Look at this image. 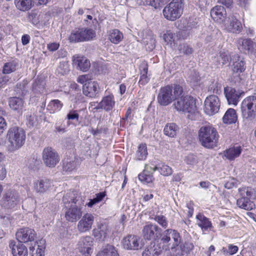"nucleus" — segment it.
I'll return each instance as SVG.
<instances>
[{
	"mask_svg": "<svg viewBox=\"0 0 256 256\" xmlns=\"http://www.w3.org/2000/svg\"><path fill=\"white\" fill-rule=\"evenodd\" d=\"M106 196L104 192H99L96 194V197L92 199H90V202L87 203L86 205L88 207L91 208L94 204L100 202Z\"/></svg>",
	"mask_w": 256,
	"mask_h": 256,
	"instance_id": "5fc2aeb1",
	"label": "nucleus"
},
{
	"mask_svg": "<svg viewBox=\"0 0 256 256\" xmlns=\"http://www.w3.org/2000/svg\"><path fill=\"white\" fill-rule=\"evenodd\" d=\"M66 118L69 120H76L78 121V120L79 114L76 111H70L68 114Z\"/></svg>",
	"mask_w": 256,
	"mask_h": 256,
	"instance_id": "0e129e2a",
	"label": "nucleus"
},
{
	"mask_svg": "<svg viewBox=\"0 0 256 256\" xmlns=\"http://www.w3.org/2000/svg\"><path fill=\"white\" fill-rule=\"evenodd\" d=\"M45 240H40L36 242L35 246H36V250L34 252V247H30V251L32 252V256H44L45 255Z\"/></svg>",
	"mask_w": 256,
	"mask_h": 256,
	"instance_id": "7c9ffc66",
	"label": "nucleus"
},
{
	"mask_svg": "<svg viewBox=\"0 0 256 256\" xmlns=\"http://www.w3.org/2000/svg\"><path fill=\"white\" fill-rule=\"evenodd\" d=\"M232 70L233 74L234 80V82H239L241 80L240 78V74L244 72L246 68V62L244 58L240 56L238 54H235L232 58Z\"/></svg>",
	"mask_w": 256,
	"mask_h": 256,
	"instance_id": "9d476101",
	"label": "nucleus"
},
{
	"mask_svg": "<svg viewBox=\"0 0 256 256\" xmlns=\"http://www.w3.org/2000/svg\"><path fill=\"white\" fill-rule=\"evenodd\" d=\"M197 224L203 231L208 230V228L212 227V224L208 218L204 214H198L196 216Z\"/></svg>",
	"mask_w": 256,
	"mask_h": 256,
	"instance_id": "c756f323",
	"label": "nucleus"
},
{
	"mask_svg": "<svg viewBox=\"0 0 256 256\" xmlns=\"http://www.w3.org/2000/svg\"><path fill=\"white\" fill-rule=\"evenodd\" d=\"M238 49L246 54H256V44L250 38H239L237 40Z\"/></svg>",
	"mask_w": 256,
	"mask_h": 256,
	"instance_id": "4468645a",
	"label": "nucleus"
},
{
	"mask_svg": "<svg viewBox=\"0 0 256 256\" xmlns=\"http://www.w3.org/2000/svg\"><path fill=\"white\" fill-rule=\"evenodd\" d=\"M63 104L58 100H54L50 101L47 106V110L50 113H54L60 110Z\"/></svg>",
	"mask_w": 256,
	"mask_h": 256,
	"instance_id": "49530a36",
	"label": "nucleus"
},
{
	"mask_svg": "<svg viewBox=\"0 0 256 256\" xmlns=\"http://www.w3.org/2000/svg\"><path fill=\"white\" fill-rule=\"evenodd\" d=\"M40 164V161L36 156L33 155L28 158L26 160V166L31 170L38 168Z\"/></svg>",
	"mask_w": 256,
	"mask_h": 256,
	"instance_id": "a19ab883",
	"label": "nucleus"
},
{
	"mask_svg": "<svg viewBox=\"0 0 256 256\" xmlns=\"http://www.w3.org/2000/svg\"><path fill=\"white\" fill-rule=\"evenodd\" d=\"M222 120L224 123L228 124L235 123L237 120L236 110L234 108L228 109L225 113Z\"/></svg>",
	"mask_w": 256,
	"mask_h": 256,
	"instance_id": "c9c22d12",
	"label": "nucleus"
},
{
	"mask_svg": "<svg viewBox=\"0 0 256 256\" xmlns=\"http://www.w3.org/2000/svg\"><path fill=\"white\" fill-rule=\"evenodd\" d=\"M159 230L160 228L156 224L148 223L142 230V236L147 240H155L158 236Z\"/></svg>",
	"mask_w": 256,
	"mask_h": 256,
	"instance_id": "f3484780",
	"label": "nucleus"
},
{
	"mask_svg": "<svg viewBox=\"0 0 256 256\" xmlns=\"http://www.w3.org/2000/svg\"><path fill=\"white\" fill-rule=\"evenodd\" d=\"M148 154L146 145L145 144H141L138 147L135 158L138 160H144L146 158Z\"/></svg>",
	"mask_w": 256,
	"mask_h": 256,
	"instance_id": "79ce46f5",
	"label": "nucleus"
},
{
	"mask_svg": "<svg viewBox=\"0 0 256 256\" xmlns=\"http://www.w3.org/2000/svg\"><path fill=\"white\" fill-rule=\"evenodd\" d=\"M89 80V76L87 74H85L79 76L77 78V82L83 84L87 83Z\"/></svg>",
	"mask_w": 256,
	"mask_h": 256,
	"instance_id": "69168bd1",
	"label": "nucleus"
},
{
	"mask_svg": "<svg viewBox=\"0 0 256 256\" xmlns=\"http://www.w3.org/2000/svg\"><path fill=\"white\" fill-rule=\"evenodd\" d=\"M226 14L225 8L221 6H216L210 11L212 18L220 24L225 22Z\"/></svg>",
	"mask_w": 256,
	"mask_h": 256,
	"instance_id": "aec40b11",
	"label": "nucleus"
},
{
	"mask_svg": "<svg viewBox=\"0 0 256 256\" xmlns=\"http://www.w3.org/2000/svg\"><path fill=\"white\" fill-rule=\"evenodd\" d=\"M148 70V64L145 61H143L140 66V79L139 83L141 84L144 85L147 84L149 80V78L147 76Z\"/></svg>",
	"mask_w": 256,
	"mask_h": 256,
	"instance_id": "72a5a7b5",
	"label": "nucleus"
},
{
	"mask_svg": "<svg viewBox=\"0 0 256 256\" xmlns=\"http://www.w3.org/2000/svg\"><path fill=\"white\" fill-rule=\"evenodd\" d=\"M240 110L244 119L248 121L254 120L256 116V96H250L244 98Z\"/></svg>",
	"mask_w": 256,
	"mask_h": 256,
	"instance_id": "6e6552de",
	"label": "nucleus"
},
{
	"mask_svg": "<svg viewBox=\"0 0 256 256\" xmlns=\"http://www.w3.org/2000/svg\"><path fill=\"white\" fill-rule=\"evenodd\" d=\"M10 77L5 74H0V88H4L10 80Z\"/></svg>",
	"mask_w": 256,
	"mask_h": 256,
	"instance_id": "bf43d9fd",
	"label": "nucleus"
},
{
	"mask_svg": "<svg viewBox=\"0 0 256 256\" xmlns=\"http://www.w3.org/2000/svg\"><path fill=\"white\" fill-rule=\"evenodd\" d=\"M63 202L66 209L65 212V218L69 222H76L82 216L80 208L76 205L77 200L73 192L67 193L64 196Z\"/></svg>",
	"mask_w": 256,
	"mask_h": 256,
	"instance_id": "f03ea898",
	"label": "nucleus"
},
{
	"mask_svg": "<svg viewBox=\"0 0 256 256\" xmlns=\"http://www.w3.org/2000/svg\"><path fill=\"white\" fill-rule=\"evenodd\" d=\"M238 192L242 197H246L249 200L256 198V192L250 187L240 188Z\"/></svg>",
	"mask_w": 256,
	"mask_h": 256,
	"instance_id": "ea45409f",
	"label": "nucleus"
},
{
	"mask_svg": "<svg viewBox=\"0 0 256 256\" xmlns=\"http://www.w3.org/2000/svg\"><path fill=\"white\" fill-rule=\"evenodd\" d=\"M140 238L137 236H130L129 240V250H138L142 248V244L140 242Z\"/></svg>",
	"mask_w": 256,
	"mask_h": 256,
	"instance_id": "09e8293b",
	"label": "nucleus"
},
{
	"mask_svg": "<svg viewBox=\"0 0 256 256\" xmlns=\"http://www.w3.org/2000/svg\"><path fill=\"white\" fill-rule=\"evenodd\" d=\"M16 236L18 242L26 243L34 241L36 236V233L32 228H20L17 231Z\"/></svg>",
	"mask_w": 256,
	"mask_h": 256,
	"instance_id": "ddd939ff",
	"label": "nucleus"
},
{
	"mask_svg": "<svg viewBox=\"0 0 256 256\" xmlns=\"http://www.w3.org/2000/svg\"><path fill=\"white\" fill-rule=\"evenodd\" d=\"M219 138L216 130L212 126H203L198 131V138L204 148H212L216 146Z\"/></svg>",
	"mask_w": 256,
	"mask_h": 256,
	"instance_id": "39448f33",
	"label": "nucleus"
},
{
	"mask_svg": "<svg viewBox=\"0 0 256 256\" xmlns=\"http://www.w3.org/2000/svg\"><path fill=\"white\" fill-rule=\"evenodd\" d=\"M99 91V86L96 82H88L83 86V94L87 97L90 98H95L97 96Z\"/></svg>",
	"mask_w": 256,
	"mask_h": 256,
	"instance_id": "a211bd4d",
	"label": "nucleus"
},
{
	"mask_svg": "<svg viewBox=\"0 0 256 256\" xmlns=\"http://www.w3.org/2000/svg\"><path fill=\"white\" fill-rule=\"evenodd\" d=\"M161 242L168 248L174 249L180 246L181 253L186 252V242L181 238L180 234L176 230L168 229L165 230L162 234Z\"/></svg>",
	"mask_w": 256,
	"mask_h": 256,
	"instance_id": "20e7f679",
	"label": "nucleus"
},
{
	"mask_svg": "<svg viewBox=\"0 0 256 256\" xmlns=\"http://www.w3.org/2000/svg\"><path fill=\"white\" fill-rule=\"evenodd\" d=\"M18 64L16 60H12L6 62L3 66L2 74H9L12 73L16 70L18 68Z\"/></svg>",
	"mask_w": 256,
	"mask_h": 256,
	"instance_id": "a18cd8bd",
	"label": "nucleus"
},
{
	"mask_svg": "<svg viewBox=\"0 0 256 256\" xmlns=\"http://www.w3.org/2000/svg\"><path fill=\"white\" fill-rule=\"evenodd\" d=\"M96 256H119V254L114 246L107 244L98 254Z\"/></svg>",
	"mask_w": 256,
	"mask_h": 256,
	"instance_id": "4c0bfd02",
	"label": "nucleus"
},
{
	"mask_svg": "<svg viewBox=\"0 0 256 256\" xmlns=\"http://www.w3.org/2000/svg\"><path fill=\"white\" fill-rule=\"evenodd\" d=\"M220 106V102L218 96L210 95L204 101V110L207 114L212 116L218 112Z\"/></svg>",
	"mask_w": 256,
	"mask_h": 256,
	"instance_id": "9b49d317",
	"label": "nucleus"
},
{
	"mask_svg": "<svg viewBox=\"0 0 256 256\" xmlns=\"http://www.w3.org/2000/svg\"><path fill=\"white\" fill-rule=\"evenodd\" d=\"M115 104L114 98L112 95H108L103 98L100 102L94 109L98 110L100 108H104L108 112L112 110Z\"/></svg>",
	"mask_w": 256,
	"mask_h": 256,
	"instance_id": "5701e85b",
	"label": "nucleus"
},
{
	"mask_svg": "<svg viewBox=\"0 0 256 256\" xmlns=\"http://www.w3.org/2000/svg\"><path fill=\"white\" fill-rule=\"evenodd\" d=\"M20 201L19 193L16 190H10L3 194L1 204L6 209L13 210L17 206Z\"/></svg>",
	"mask_w": 256,
	"mask_h": 256,
	"instance_id": "1a4fd4ad",
	"label": "nucleus"
},
{
	"mask_svg": "<svg viewBox=\"0 0 256 256\" xmlns=\"http://www.w3.org/2000/svg\"><path fill=\"white\" fill-rule=\"evenodd\" d=\"M72 64L77 70L86 72L90 68V61L84 56L80 55H74L72 56Z\"/></svg>",
	"mask_w": 256,
	"mask_h": 256,
	"instance_id": "412c9836",
	"label": "nucleus"
},
{
	"mask_svg": "<svg viewBox=\"0 0 256 256\" xmlns=\"http://www.w3.org/2000/svg\"><path fill=\"white\" fill-rule=\"evenodd\" d=\"M238 248L237 246H234L232 244H228V251H226V254H228L230 255H233L238 252Z\"/></svg>",
	"mask_w": 256,
	"mask_h": 256,
	"instance_id": "e2e57ef3",
	"label": "nucleus"
},
{
	"mask_svg": "<svg viewBox=\"0 0 256 256\" xmlns=\"http://www.w3.org/2000/svg\"><path fill=\"white\" fill-rule=\"evenodd\" d=\"M180 50L181 53L186 55L190 54L192 52V48L186 44H184L180 46Z\"/></svg>",
	"mask_w": 256,
	"mask_h": 256,
	"instance_id": "052dcab7",
	"label": "nucleus"
},
{
	"mask_svg": "<svg viewBox=\"0 0 256 256\" xmlns=\"http://www.w3.org/2000/svg\"><path fill=\"white\" fill-rule=\"evenodd\" d=\"M242 152L240 146L230 148L224 152V156L230 160H233L238 157Z\"/></svg>",
	"mask_w": 256,
	"mask_h": 256,
	"instance_id": "e433bc0d",
	"label": "nucleus"
},
{
	"mask_svg": "<svg viewBox=\"0 0 256 256\" xmlns=\"http://www.w3.org/2000/svg\"><path fill=\"white\" fill-rule=\"evenodd\" d=\"M224 26L230 32L239 34L242 29V24L234 15L230 16L224 22Z\"/></svg>",
	"mask_w": 256,
	"mask_h": 256,
	"instance_id": "2eb2a0df",
	"label": "nucleus"
},
{
	"mask_svg": "<svg viewBox=\"0 0 256 256\" xmlns=\"http://www.w3.org/2000/svg\"><path fill=\"white\" fill-rule=\"evenodd\" d=\"M57 71L58 74L62 75H64L68 74L70 71L68 62L66 61L60 62V65L57 68Z\"/></svg>",
	"mask_w": 256,
	"mask_h": 256,
	"instance_id": "6e6d98bb",
	"label": "nucleus"
},
{
	"mask_svg": "<svg viewBox=\"0 0 256 256\" xmlns=\"http://www.w3.org/2000/svg\"><path fill=\"white\" fill-rule=\"evenodd\" d=\"M16 8L22 11L29 10L32 7L31 0H14Z\"/></svg>",
	"mask_w": 256,
	"mask_h": 256,
	"instance_id": "37998d69",
	"label": "nucleus"
},
{
	"mask_svg": "<svg viewBox=\"0 0 256 256\" xmlns=\"http://www.w3.org/2000/svg\"><path fill=\"white\" fill-rule=\"evenodd\" d=\"M153 168L154 171L156 170H159L160 174L164 176H170L172 173V168L164 163L159 164L158 166Z\"/></svg>",
	"mask_w": 256,
	"mask_h": 256,
	"instance_id": "c03bdc74",
	"label": "nucleus"
},
{
	"mask_svg": "<svg viewBox=\"0 0 256 256\" xmlns=\"http://www.w3.org/2000/svg\"><path fill=\"white\" fill-rule=\"evenodd\" d=\"M230 60V55L228 52H220L219 55L212 58V61L216 64L224 65L228 63Z\"/></svg>",
	"mask_w": 256,
	"mask_h": 256,
	"instance_id": "2f4dec72",
	"label": "nucleus"
},
{
	"mask_svg": "<svg viewBox=\"0 0 256 256\" xmlns=\"http://www.w3.org/2000/svg\"><path fill=\"white\" fill-rule=\"evenodd\" d=\"M28 19L32 24L36 25L39 22V20L37 14L36 13H30L29 14Z\"/></svg>",
	"mask_w": 256,
	"mask_h": 256,
	"instance_id": "680f3d73",
	"label": "nucleus"
},
{
	"mask_svg": "<svg viewBox=\"0 0 256 256\" xmlns=\"http://www.w3.org/2000/svg\"><path fill=\"white\" fill-rule=\"evenodd\" d=\"M82 32L84 40V41H88L92 40L96 36L95 32L91 28H82Z\"/></svg>",
	"mask_w": 256,
	"mask_h": 256,
	"instance_id": "603ef678",
	"label": "nucleus"
},
{
	"mask_svg": "<svg viewBox=\"0 0 256 256\" xmlns=\"http://www.w3.org/2000/svg\"><path fill=\"white\" fill-rule=\"evenodd\" d=\"M69 40L70 42H84V37L81 28L73 32L69 36Z\"/></svg>",
	"mask_w": 256,
	"mask_h": 256,
	"instance_id": "8fccbe9b",
	"label": "nucleus"
},
{
	"mask_svg": "<svg viewBox=\"0 0 256 256\" xmlns=\"http://www.w3.org/2000/svg\"><path fill=\"white\" fill-rule=\"evenodd\" d=\"M25 131L20 128L14 126L10 128L7 132L8 148L11 152L20 148L26 141Z\"/></svg>",
	"mask_w": 256,
	"mask_h": 256,
	"instance_id": "7ed1b4c3",
	"label": "nucleus"
},
{
	"mask_svg": "<svg viewBox=\"0 0 256 256\" xmlns=\"http://www.w3.org/2000/svg\"><path fill=\"white\" fill-rule=\"evenodd\" d=\"M8 104L12 110L17 112L18 113L21 114L24 105V101L22 98L19 97H12L8 100Z\"/></svg>",
	"mask_w": 256,
	"mask_h": 256,
	"instance_id": "cd10ccee",
	"label": "nucleus"
},
{
	"mask_svg": "<svg viewBox=\"0 0 256 256\" xmlns=\"http://www.w3.org/2000/svg\"><path fill=\"white\" fill-rule=\"evenodd\" d=\"M179 132V128L174 123L168 124L164 126V134L170 138L175 137Z\"/></svg>",
	"mask_w": 256,
	"mask_h": 256,
	"instance_id": "473e14b6",
	"label": "nucleus"
},
{
	"mask_svg": "<svg viewBox=\"0 0 256 256\" xmlns=\"http://www.w3.org/2000/svg\"><path fill=\"white\" fill-rule=\"evenodd\" d=\"M154 220L162 228H166L168 226V222L164 216L162 215L156 216Z\"/></svg>",
	"mask_w": 256,
	"mask_h": 256,
	"instance_id": "13d9d810",
	"label": "nucleus"
},
{
	"mask_svg": "<svg viewBox=\"0 0 256 256\" xmlns=\"http://www.w3.org/2000/svg\"><path fill=\"white\" fill-rule=\"evenodd\" d=\"M26 84L24 82L17 84L16 90V93L22 96H25L27 92Z\"/></svg>",
	"mask_w": 256,
	"mask_h": 256,
	"instance_id": "4d7b16f0",
	"label": "nucleus"
},
{
	"mask_svg": "<svg viewBox=\"0 0 256 256\" xmlns=\"http://www.w3.org/2000/svg\"><path fill=\"white\" fill-rule=\"evenodd\" d=\"M154 172L153 167L146 165L143 172L138 175V178L143 182L147 184L152 182L154 180L152 174Z\"/></svg>",
	"mask_w": 256,
	"mask_h": 256,
	"instance_id": "a878e982",
	"label": "nucleus"
},
{
	"mask_svg": "<svg viewBox=\"0 0 256 256\" xmlns=\"http://www.w3.org/2000/svg\"><path fill=\"white\" fill-rule=\"evenodd\" d=\"M238 206L247 210H252L255 207L254 203L246 197H242L237 200Z\"/></svg>",
	"mask_w": 256,
	"mask_h": 256,
	"instance_id": "f704fd0d",
	"label": "nucleus"
},
{
	"mask_svg": "<svg viewBox=\"0 0 256 256\" xmlns=\"http://www.w3.org/2000/svg\"><path fill=\"white\" fill-rule=\"evenodd\" d=\"M60 157L56 151L51 147H46L42 151V160L50 168L54 167L60 161Z\"/></svg>",
	"mask_w": 256,
	"mask_h": 256,
	"instance_id": "f8f14e48",
	"label": "nucleus"
},
{
	"mask_svg": "<svg viewBox=\"0 0 256 256\" xmlns=\"http://www.w3.org/2000/svg\"><path fill=\"white\" fill-rule=\"evenodd\" d=\"M9 247L12 250L13 256H28L27 248L22 243L18 242V244L14 241H11Z\"/></svg>",
	"mask_w": 256,
	"mask_h": 256,
	"instance_id": "4be33fe9",
	"label": "nucleus"
},
{
	"mask_svg": "<svg viewBox=\"0 0 256 256\" xmlns=\"http://www.w3.org/2000/svg\"><path fill=\"white\" fill-rule=\"evenodd\" d=\"M27 120L30 126H34L36 124V118L34 115L30 114Z\"/></svg>",
	"mask_w": 256,
	"mask_h": 256,
	"instance_id": "338daca9",
	"label": "nucleus"
},
{
	"mask_svg": "<svg viewBox=\"0 0 256 256\" xmlns=\"http://www.w3.org/2000/svg\"><path fill=\"white\" fill-rule=\"evenodd\" d=\"M224 94L229 104H238L241 94L238 90L232 87L226 86L224 88Z\"/></svg>",
	"mask_w": 256,
	"mask_h": 256,
	"instance_id": "6ab92c4d",
	"label": "nucleus"
},
{
	"mask_svg": "<svg viewBox=\"0 0 256 256\" xmlns=\"http://www.w3.org/2000/svg\"><path fill=\"white\" fill-rule=\"evenodd\" d=\"M174 34L172 32H168L164 35V40L168 42H172Z\"/></svg>",
	"mask_w": 256,
	"mask_h": 256,
	"instance_id": "774afa93",
	"label": "nucleus"
},
{
	"mask_svg": "<svg viewBox=\"0 0 256 256\" xmlns=\"http://www.w3.org/2000/svg\"><path fill=\"white\" fill-rule=\"evenodd\" d=\"M123 38V34L119 30L114 29L109 32L108 40L114 44H118Z\"/></svg>",
	"mask_w": 256,
	"mask_h": 256,
	"instance_id": "58836bf2",
	"label": "nucleus"
},
{
	"mask_svg": "<svg viewBox=\"0 0 256 256\" xmlns=\"http://www.w3.org/2000/svg\"><path fill=\"white\" fill-rule=\"evenodd\" d=\"M93 238L90 236H86L81 238L78 244V248L80 252H90L92 250Z\"/></svg>",
	"mask_w": 256,
	"mask_h": 256,
	"instance_id": "b1692460",
	"label": "nucleus"
},
{
	"mask_svg": "<svg viewBox=\"0 0 256 256\" xmlns=\"http://www.w3.org/2000/svg\"><path fill=\"white\" fill-rule=\"evenodd\" d=\"M76 167V162L66 158L63 160V170L67 172H72Z\"/></svg>",
	"mask_w": 256,
	"mask_h": 256,
	"instance_id": "3c124183",
	"label": "nucleus"
},
{
	"mask_svg": "<svg viewBox=\"0 0 256 256\" xmlns=\"http://www.w3.org/2000/svg\"><path fill=\"white\" fill-rule=\"evenodd\" d=\"M108 231V226L106 223L98 224V228L92 230L93 236L99 240H104L106 237Z\"/></svg>",
	"mask_w": 256,
	"mask_h": 256,
	"instance_id": "393cba45",
	"label": "nucleus"
},
{
	"mask_svg": "<svg viewBox=\"0 0 256 256\" xmlns=\"http://www.w3.org/2000/svg\"><path fill=\"white\" fill-rule=\"evenodd\" d=\"M52 186V182L48 179H42L34 183L35 190L40 194L44 193L49 190Z\"/></svg>",
	"mask_w": 256,
	"mask_h": 256,
	"instance_id": "bb28decb",
	"label": "nucleus"
},
{
	"mask_svg": "<svg viewBox=\"0 0 256 256\" xmlns=\"http://www.w3.org/2000/svg\"><path fill=\"white\" fill-rule=\"evenodd\" d=\"M46 83L41 78L35 80L32 86V90L36 93L43 92L45 88Z\"/></svg>",
	"mask_w": 256,
	"mask_h": 256,
	"instance_id": "de8ad7c7",
	"label": "nucleus"
},
{
	"mask_svg": "<svg viewBox=\"0 0 256 256\" xmlns=\"http://www.w3.org/2000/svg\"><path fill=\"white\" fill-rule=\"evenodd\" d=\"M161 252L160 248L154 242H151L142 252V256H158Z\"/></svg>",
	"mask_w": 256,
	"mask_h": 256,
	"instance_id": "c85d7f7f",
	"label": "nucleus"
},
{
	"mask_svg": "<svg viewBox=\"0 0 256 256\" xmlns=\"http://www.w3.org/2000/svg\"><path fill=\"white\" fill-rule=\"evenodd\" d=\"M174 101V106L178 112L193 114L196 110L194 100L191 96L184 95L183 90L181 95L176 98Z\"/></svg>",
	"mask_w": 256,
	"mask_h": 256,
	"instance_id": "423d86ee",
	"label": "nucleus"
},
{
	"mask_svg": "<svg viewBox=\"0 0 256 256\" xmlns=\"http://www.w3.org/2000/svg\"><path fill=\"white\" fill-rule=\"evenodd\" d=\"M94 222V216L89 213L84 215L78 224V230L80 232L89 231L92 227Z\"/></svg>",
	"mask_w": 256,
	"mask_h": 256,
	"instance_id": "dca6fc26",
	"label": "nucleus"
},
{
	"mask_svg": "<svg viewBox=\"0 0 256 256\" xmlns=\"http://www.w3.org/2000/svg\"><path fill=\"white\" fill-rule=\"evenodd\" d=\"M184 4L182 0H172L166 6L163 10L164 16L168 20L174 21L182 16Z\"/></svg>",
	"mask_w": 256,
	"mask_h": 256,
	"instance_id": "0eeeda50",
	"label": "nucleus"
},
{
	"mask_svg": "<svg viewBox=\"0 0 256 256\" xmlns=\"http://www.w3.org/2000/svg\"><path fill=\"white\" fill-rule=\"evenodd\" d=\"M182 92V87L180 84H173L162 87L158 94V102L161 106H167Z\"/></svg>",
	"mask_w": 256,
	"mask_h": 256,
	"instance_id": "f257e3e1",
	"label": "nucleus"
},
{
	"mask_svg": "<svg viewBox=\"0 0 256 256\" xmlns=\"http://www.w3.org/2000/svg\"><path fill=\"white\" fill-rule=\"evenodd\" d=\"M137 4L140 6H150L155 9L160 6V2L156 0H137Z\"/></svg>",
	"mask_w": 256,
	"mask_h": 256,
	"instance_id": "864d4df0",
	"label": "nucleus"
}]
</instances>
